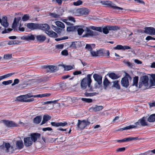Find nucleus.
Wrapping results in <instances>:
<instances>
[{
  "label": "nucleus",
  "mask_w": 155,
  "mask_h": 155,
  "mask_svg": "<svg viewBox=\"0 0 155 155\" xmlns=\"http://www.w3.org/2000/svg\"><path fill=\"white\" fill-rule=\"evenodd\" d=\"M91 74H88L86 78H84L81 80V87L83 89H85L88 86L89 88V91H92V87L91 85L92 80L91 78Z\"/></svg>",
  "instance_id": "nucleus-1"
},
{
  "label": "nucleus",
  "mask_w": 155,
  "mask_h": 155,
  "mask_svg": "<svg viewBox=\"0 0 155 155\" xmlns=\"http://www.w3.org/2000/svg\"><path fill=\"white\" fill-rule=\"evenodd\" d=\"M148 77L147 76H144L141 77L140 80L139 87L140 88L143 86H144L146 88L148 87Z\"/></svg>",
  "instance_id": "nucleus-2"
},
{
  "label": "nucleus",
  "mask_w": 155,
  "mask_h": 155,
  "mask_svg": "<svg viewBox=\"0 0 155 155\" xmlns=\"http://www.w3.org/2000/svg\"><path fill=\"white\" fill-rule=\"evenodd\" d=\"M78 121L77 126L78 130L84 129L86 127L89 125L90 124V123L88 121V118L87 120H78Z\"/></svg>",
  "instance_id": "nucleus-3"
},
{
  "label": "nucleus",
  "mask_w": 155,
  "mask_h": 155,
  "mask_svg": "<svg viewBox=\"0 0 155 155\" xmlns=\"http://www.w3.org/2000/svg\"><path fill=\"white\" fill-rule=\"evenodd\" d=\"M119 29V28L116 26H107L102 29V31L105 34H108L109 31H116Z\"/></svg>",
  "instance_id": "nucleus-4"
},
{
  "label": "nucleus",
  "mask_w": 155,
  "mask_h": 155,
  "mask_svg": "<svg viewBox=\"0 0 155 155\" xmlns=\"http://www.w3.org/2000/svg\"><path fill=\"white\" fill-rule=\"evenodd\" d=\"M101 3L103 5L109 6L114 9L122 10L123 9V8L116 6L115 4L111 2L109 3L107 1H102L101 2Z\"/></svg>",
  "instance_id": "nucleus-5"
},
{
  "label": "nucleus",
  "mask_w": 155,
  "mask_h": 155,
  "mask_svg": "<svg viewBox=\"0 0 155 155\" xmlns=\"http://www.w3.org/2000/svg\"><path fill=\"white\" fill-rule=\"evenodd\" d=\"M41 135L40 133H31L30 135L31 140L34 143L37 142L40 138Z\"/></svg>",
  "instance_id": "nucleus-6"
},
{
  "label": "nucleus",
  "mask_w": 155,
  "mask_h": 155,
  "mask_svg": "<svg viewBox=\"0 0 155 155\" xmlns=\"http://www.w3.org/2000/svg\"><path fill=\"white\" fill-rule=\"evenodd\" d=\"M144 32L151 35H155V28L152 27H145Z\"/></svg>",
  "instance_id": "nucleus-7"
},
{
  "label": "nucleus",
  "mask_w": 155,
  "mask_h": 155,
  "mask_svg": "<svg viewBox=\"0 0 155 155\" xmlns=\"http://www.w3.org/2000/svg\"><path fill=\"white\" fill-rule=\"evenodd\" d=\"M2 121L8 127H17L18 125L15 123L13 121H10L8 120H4Z\"/></svg>",
  "instance_id": "nucleus-8"
},
{
  "label": "nucleus",
  "mask_w": 155,
  "mask_h": 155,
  "mask_svg": "<svg viewBox=\"0 0 155 155\" xmlns=\"http://www.w3.org/2000/svg\"><path fill=\"white\" fill-rule=\"evenodd\" d=\"M30 97H31L30 94H28L17 97L16 100L21 102H25L26 99Z\"/></svg>",
  "instance_id": "nucleus-9"
},
{
  "label": "nucleus",
  "mask_w": 155,
  "mask_h": 155,
  "mask_svg": "<svg viewBox=\"0 0 155 155\" xmlns=\"http://www.w3.org/2000/svg\"><path fill=\"white\" fill-rule=\"evenodd\" d=\"M31 139L30 136L24 138V143L26 147H29L34 142Z\"/></svg>",
  "instance_id": "nucleus-10"
},
{
  "label": "nucleus",
  "mask_w": 155,
  "mask_h": 155,
  "mask_svg": "<svg viewBox=\"0 0 155 155\" xmlns=\"http://www.w3.org/2000/svg\"><path fill=\"white\" fill-rule=\"evenodd\" d=\"M38 26V28L45 32L49 30L50 28V26L47 24H39Z\"/></svg>",
  "instance_id": "nucleus-11"
},
{
  "label": "nucleus",
  "mask_w": 155,
  "mask_h": 155,
  "mask_svg": "<svg viewBox=\"0 0 155 155\" xmlns=\"http://www.w3.org/2000/svg\"><path fill=\"white\" fill-rule=\"evenodd\" d=\"M93 78L99 85H100L102 84V77L101 75L97 74H94L93 75Z\"/></svg>",
  "instance_id": "nucleus-12"
},
{
  "label": "nucleus",
  "mask_w": 155,
  "mask_h": 155,
  "mask_svg": "<svg viewBox=\"0 0 155 155\" xmlns=\"http://www.w3.org/2000/svg\"><path fill=\"white\" fill-rule=\"evenodd\" d=\"M139 122H136L135 123V124L136 125H132L126 127L124 128H120L117 130V131H122L124 130H127L132 128H136L137 127V126L139 125Z\"/></svg>",
  "instance_id": "nucleus-13"
},
{
  "label": "nucleus",
  "mask_w": 155,
  "mask_h": 155,
  "mask_svg": "<svg viewBox=\"0 0 155 155\" xmlns=\"http://www.w3.org/2000/svg\"><path fill=\"white\" fill-rule=\"evenodd\" d=\"M121 83L123 87L127 88L129 85L128 78L126 77L123 78L121 79Z\"/></svg>",
  "instance_id": "nucleus-14"
},
{
  "label": "nucleus",
  "mask_w": 155,
  "mask_h": 155,
  "mask_svg": "<svg viewBox=\"0 0 155 155\" xmlns=\"http://www.w3.org/2000/svg\"><path fill=\"white\" fill-rule=\"evenodd\" d=\"M3 144L0 146L1 148L3 149H5V151L6 152H9V150L11 147L10 144L8 143H4L3 142Z\"/></svg>",
  "instance_id": "nucleus-15"
},
{
  "label": "nucleus",
  "mask_w": 155,
  "mask_h": 155,
  "mask_svg": "<svg viewBox=\"0 0 155 155\" xmlns=\"http://www.w3.org/2000/svg\"><path fill=\"white\" fill-rule=\"evenodd\" d=\"M21 38L24 40L29 41L31 40H34L35 39V38L34 35L31 34H29L27 36H23Z\"/></svg>",
  "instance_id": "nucleus-16"
},
{
  "label": "nucleus",
  "mask_w": 155,
  "mask_h": 155,
  "mask_svg": "<svg viewBox=\"0 0 155 155\" xmlns=\"http://www.w3.org/2000/svg\"><path fill=\"white\" fill-rule=\"evenodd\" d=\"M131 48L127 46H123L121 45H117V46L114 48V50H125L126 49H130Z\"/></svg>",
  "instance_id": "nucleus-17"
},
{
  "label": "nucleus",
  "mask_w": 155,
  "mask_h": 155,
  "mask_svg": "<svg viewBox=\"0 0 155 155\" xmlns=\"http://www.w3.org/2000/svg\"><path fill=\"white\" fill-rule=\"evenodd\" d=\"M38 24L30 23H28L27 26L28 28L31 30H34L38 28Z\"/></svg>",
  "instance_id": "nucleus-18"
},
{
  "label": "nucleus",
  "mask_w": 155,
  "mask_h": 155,
  "mask_svg": "<svg viewBox=\"0 0 155 155\" xmlns=\"http://www.w3.org/2000/svg\"><path fill=\"white\" fill-rule=\"evenodd\" d=\"M45 68L47 69L48 71L50 72H54L58 70L57 67L53 65L46 66Z\"/></svg>",
  "instance_id": "nucleus-19"
},
{
  "label": "nucleus",
  "mask_w": 155,
  "mask_h": 155,
  "mask_svg": "<svg viewBox=\"0 0 155 155\" xmlns=\"http://www.w3.org/2000/svg\"><path fill=\"white\" fill-rule=\"evenodd\" d=\"M51 117L48 115H44L43 117V120L42 121L41 125H42L48 121L50 120Z\"/></svg>",
  "instance_id": "nucleus-20"
},
{
  "label": "nucleus",
  "mask_w": 155,
  "mask_h": 155,
  "mask_svg": "<svg viewBox=\"0 0 155 155\" xmlns=\"http://www.w3.org/2000/svg\"><path fill=\"white\" fill-rule=\"evenodd\" d=\"M45 32L49 37H51L56 38L58 36L57 33L52 31H49V30L47 31H46Z\"/></svg>",
  "instance_id": "nucleus-21"
},
{
  "label": "nucleus",
  "mask_w": 155,
  "mask_h": 155,
  "mask_svg": "<svg viewBox=\"0 0 155 155\" xmlns=\"http://www.w3.org/2000/svg\"><path fill=\"white\" fill-rule=\"evenodd\" d=\"M80 14L83 15H87L89 14L90 11L87 8L80 9L79 11Z\"/></svg>",
  "instance_id": "nucleus-22"
},
{
  "label": "nucleus",
  "mask_w": 155,
  "mask_h": 155,
  "mask_svg": "<svg viewBox=\"0 0 155 155\" xmlns=\"http://www.w3.org/2000/svg\"><path fill=\"white\" fill-rule=\"evenodd\" d=\"M37 41L40 42H43L46 39V37L43 35H39L36 36Z\"/></svg>",
  "instance_id": "nucleus-23"
},
{
  "label": "nucleus",
  "mask_w": 155,
  "mask_h": 155,
  "mask_svg": "<svg viewBox=\"0 0 155 155\" xmlns=\"http://www.w3.org/2000/svg\"><path fill=\"white\" fill-rule=\"evenodd\" d=\"M16 147L18 149H21L23 148L24 145L22 140H18L16 143Z\"/></svg>",
  "instance_id": "nucleus-24"
},
{
  "label": "nucleus",
  "mask_w": 155,
  "mask_h": 155,
  "mask_svg": "<svg viewBox=\"0 0 155 155\" xmlns=\"http://www.w3.org/2000/svg\"><path fill=\"white\" fill-rule=\"evenodd\" d=\"M146 117H144L138 120L141 126H145L148 125L146 121Z\"/></svg>",
  "instance_id": "nucleus-25"
},
{
  "label": "nucleus",
  "mask_w": 155,
  "mask_h": 155,
  "mask_svg": "<svg viewBox=\"0 0 155 155\" xmlns=\"http://www.w3.org/2000/svg\"><path fill=\"white\" fill-rule=\"evenodd\" d=\"M21 19V18L20 17L15 18L12 26L13 28H14L17 27L18 23L19 21Z\"/></svg>",
  "instance_id": "nucleus-26"
},
{
  "label": "nucleus",
  "mask_w": 155,
  "mask_h": 155,
  "mask_svg": "<svg viewBox=\"0 0 155 155\" xmlns=\"http://www.w3.org/2000/svg\"><path fill=\"white\" fill-rule=\"evenodd\" d=\"M42 119V117L41 116H38L35 117L33 120L34 124H38L40 123Z\"/></svg>",
  "instance_id": "nucleus-27"
},
{
  "label": "nucleus",
  "mask_w": 155,
  "mask_h": 155,
  "mask_svg": "<svg viewBox=\"0 0 155 155\" xmlns=\"http://www.w3.org/2000/svg\"><path fill=\"white\" fill-rule=\"evenodd\" d=\"M1 24L5 27H7L8 26V23L7 22L6 17H3Z\"/></svg>",
  "instance_id": "nucleus-28"
},
{
  "label": "nucleus",
  "mask_w": 155,
  "mask_h": 155,
  "mask_svg": "<svg viewBox=\"0 0 155 155\" xmlns=\"http://www.w3.org/2000/svg\"><path fill=\"white\" fill-rule=\"evenodd\" d=\"M86 31L87 33L83 35V37H87L88 35L93 36V31L90 30L88 28H86Z\"/></svg>",
  "instance_id": "nucleus-29"
},
{
  "label": "nucleus",
  "mask_w": 155,
  "mask_h": 155,
  "mask_svg": "<svg viewBox=\"0 0 155 155\" xmlns=\"http://www.w3.org/2000/svg\"><path fill=\"white\" fill-rule=\"evenodd\" d=\"M78 26H69L67 28V31H75L77 30Z\"/></svg>",
  "instance_id": "nucleus-30"
},
{
  "label": "nucleus",
  "mask_w": 155,
  "mask_h": 155,
  "mask_svg": "<svg viewBox=\"0 0 155 155\" xmlns=\"http://www.w3.org/2000/svg\"><path fill=\"white\" fill-rule=\"evenodd\" d=\"M147 120L150 122H153L155 121V114L151 115L147 118Z\"/></svg>",
  "instance_id": "nucleus-31"
},
{
  "label": "nucleus",
  "mask_w": 155,
  "mask_h": 155,
  "mask_svg": "<svg viewBox=\"0 0 155 155\" xmlns=\"http://www.w3.org/2000/svg\"><path fill=\"white\" fill-rule=\"evenodd\" d=\"M62 13L58 14H57L55 13H51L50 14V16H51V17L53 18H54L58 19L62 15Z\"/></svg>",
  "instance_id": "nucleus-32"
},
{
  "label": "nucleus",
  "mask_w": 155,
  "mask_h": 155,
  "mask_svg": "<svg viewBox=\"0 0 155 155\" xmlns=\"http://www.w3.org/2000/svg\"><path fill=\"white\" fill-rule=\"evenodd\" d=\"M138 78V76H135L134 78L133 79V83L132 85L133 86H135L137 87Z\"/></svg>",
  "instance_id": "nucleus-33"
},
{
  "label": "nucleus",
  "mask_w": 155,
  "mask_h": 155,
  "mask_svg": "<svg viewBox=\"0 0 155 155\" xmlns=\"http://www.w3.org/2000/svg\"><path fill=\"white\" fill-rule=\"evenodd\" d=\"M139 139L138 137H129L124 138V142Z\"/></svg>",
  "instance_id": "nucleus-34"
},
{
  "label": "nucleus",
  "mask_w": 155,
  "mask_h": 155,
  "mask_svg": "<svg viewBox=\"0 0 155 155\" xmlns=\"http://www.w3.org/2000/svg\"><path fill=\"white\" fill-rule=\"evenodd\" d=\"M109 76L112 79H117L120 77L114 73H111L109 74Z\"/></svg>",
  "instance_id": "nucleus-35"
},
{
  "label": "nucleus",
  "mask_w": 155,
  "mask_h": 155,
  "mask_svg": "<svg viewBox=\"0 0 155 155\" xmlns=\"http://www.w3.org/2000/svg\"><path fill=\"white\" fill-rule=\"evenodd\" d=\"M110 83V82L109 81L108 79L106 78L103 81V84L105 89H106V88L109 85Z\"/></svg>",
  "instance_id": "nucleus-36"
},
{
  "label": "nucleus",
  "mask_w": 155,
  "mask_h": 155,
  "mask_svg": "<svg viewBox=\"0 0 155 155\" xmlns=\"http://www.w3.org/2000/svg\"><path fill=\"white\" fill-rule=\"evenodd\" d=\"M114 83L113 87H114L118 89H120V86L119 84V81L117 80L113 82Z\"/></svg>",
  "instance_id": "nucleus-37"
},
{
  "label": "nucleus",
  "mask_w": 155,
  "mask_h": 155,
  "mask_svg": "<svg viewBox=\"0 0 155 155\" xmlns=\"http://www.w3.org/2000/svg\"><path fill=\"white\" fill-rule=\"evenodd\" d=\"M55 24L58 27L61 28H64L65 27L64 24L62 22L60 21H57L55 22Z\"/></svg>",
  "instance_id": "nucleus-38"
},
{
  "label": "nucleus",
  "mask_w": 155,
  "mask_h": 155,
  "mask_svg": "<svg viewBox=\"0 0 155 155\" xmlns=\"http://www.w3.org/2000/svg\"><path fill=\"white\" fill-rule=\"evenodd\" d=\"M93 110L94 111H99L102 110L103 108V107L102 106H96V107L92 108Z\"/></svg>",
  "instance_id": "nucleus-39"
},
{
  "label": "nucleus",
  "mask_w": 155,
  "mask_h": 155,
  "mask_svg": "<svg viewBox=\"0 0 155 155\" xmlns=\"http://www.w3.org/2000/svg\"><path fill=\"white\" fill-rule=\"evenodd\" d=\"M12 54H5L3 58L6 60H8L11 58H12Z\"/></svg>",
  "instance_id": "nucleus-40"
},
{
  "label": "nucleus",
  "mask_w": 155,
  "mask_h": 155,
  "mask_svg": "<svg viewBox=\"0 0 155 155\" xmlns=\"http://www.w3.org/2000/svg\"><path fill=\"white\" fill-rule=\"evenodd\" d=\"M80 26H78L77 28V30L78 31V34L79 35H81L82 33L84 31V30L82 28H79Z\"/></svg>",
  "instance_id": "nucleus-41"
},
{
  "label": "nucleus",
  "mask_w": 155,
  "mask_h": 155,
  "mask_svg": "<svg viewBox=\"0 0 155 155\" xmlns=\"http://www.w3.org/2000/svg\"><path fill=\"white\" fill-rule=\"evenodd\" d=\"M19 43V41L17 40H11L9 41L8 43V45H13V44H16L18 43Z\"/></svg>",
  "instance_id": "nucleus-42"
},
{
  "label": "nucleus",
  "mask_w": 155,
  "mask_h": 155,
  "mask_svg": "<svg viewBox=\"0 0 155 155\" xmlns=\"http://www.w3.org/2000/svg\"><path fill=\"white\" fill-rule=\"evenodd\" d=\"M58 101V100H55L53 101H48L46 102H42V103L43 105L47 104H55Z\"/></svg>",
  "instance_id": "nucleus-43"
},
{
  "label": "nucleus",
  "mask_w": 155,
  "mask_h": 155,
  "mask_svg": "<svg viewBox=\"0 0 155 155\" xmlns=\"http://www.w3.org/2000/svg\"><path fill=\"white\" fill-rule=\"evenodd\" d=\"M105 53L104 51L103 50H99L97 51V55L98 56H101L104 55V53Z\"/></svg>",
  "instance_id": "nucleus-44"
},
{
  "label": "nucleus",
  "mask_w": 155,
  "mask_h": 155,
  "mask_svg": "<svg viewBox=\"0 0 155 155\" xmlns=\"http://www.w3.org/2000/svg\"><path fill=\"white\" fill-rule=\"evenodd\" d=\"M81 100L83 101L88 103H91L92 102V100L90 98H81Z\"/></svg>",
  "instance_id": "nucleus-45"
},
{
  "label": "nucleus",
  "mask_w": 155,
  "mask_h": 155,
  "mask_svg": "<svg viewBox=\"0 0 155 155\" xmlns=\"http://www.w3.org/2000/svg\"><path fill=\"white\" fill-rule=\"evenodd\" d=\"M97 93L96 92H94V93H87V92H85L84 94L85 95L86 97L88 96H94L96 94H97Z\"/></svg>",
  "instance_id": "nucleus-46"
},
{
  "label": "nucleus",
  "mask_w": 155,
  "mask_h": 155,
  "mask_svg": "<svg viewBox=\"0 0 155 155\" xmlns=\"http://www.w3.org/2000/svg\"><path fill=\"white\" fill-rule=\"evenodd\" d=\"M83 3L82 1L81 0H78L76 2H74L73 3V5L75 6H78L81 5Z\"/></svg>",
  "instance_id": "nucleus-47"
},
{
  "label": "nucleus",
  "mask_w": 155,
  "mask_h": 155,
  "mask_svg": "<svg viewBox=\"0 0 155 155\" xmlns=\"http://www.w3.org/2000/svg\"><path fill=\"white\" fill-rule=\"evenodd\" d=\"M22 20L24 21L28 20L29 19V16L27 14L25 15L22 18Z\"/></svg>",
  "instance_id": "nucleus-48"
},
{
  "label": "nucleus",
  "mask_w": 155,
  "mask_h": 155,
  "mask_svg": "<svg viewBox=\"0 0 155 155\" xmlns=\"http://www.w3.org/2000/svg\"><path fill=\"white\" fill-rule=\"evenodd\" d=\"M123 63L125 64H127V65L130 68H132L133 67V64L131 63L129 61H127L126 60H124L123 61Z\"/></svg>",
  "instance_id": "nucleus-49"
},
{
  "label": "nucleus",
  "mask_w": 155,
  "mask_h": 155,
  "mask_svg": "<svg viewBox=\"0 0 155 155\" xmlns=\"http://www.w3.org/2000/svg\"><path fill=\"white\" fill-rule=\"evenodd\" d=\"M15 74L14 73H9L6 74H5V75L2 76L3 79H5L6 78H7L8 77H9L12 75L14 74Z\"/></svg>",
  "instance_id": "nucleus-50"
},
{
  "label": "nucleus",
  "mask_w": 155,
  "mask_h": 155,
  "mask_svg": "<svg viewBox=\"0 0 155 155\" xmlns=\"http://www.w3.org/2000/svg\"><path fill=\"white\" fill-rule=\"evenodd\" d=\"M12 83V80H10L8 81H4L2 82V84L5 85H8Z\"/></svg>",
  "instance_id": "nucleus-51"
},
{
  "label": "nucleus",
  "mask_w": 155,
  "mask_h": 155,
  "mask_svg": "<svg viewBox=\"0 0 155 155\" xmlns=\"http://www.w3.org/2000/svg\"><path fill=\"white\" fill-rule=\"evenodd\" d=\"M64 45L63 44L58 45L55 46V48L58 49H61L63 48Z\"/></svg>",
  "instance_id": "nucleus-52"
},
{
  "label": "nucleus",
  "mask_w": 155,
  "mask_h": 155,
  "mask_svg": "<svg viewBox=\"0 0 155 155\" xmlns=\"http://www.w3.org/2000/svg\"><path fill=\"white\" fill-rule=\"evenodd\" d=\"M92 56L97 57L98 56L97 55V51H93V50L91 51L90 52Z\"/></svg>",
  "instance_id": "nucleus-53"
},
{
  "label": "nucleus",
  "mask_w": 155,
  "mask_h": 155,
  "mask_svg": "<svg viewBox=\"0 0 155 155\" xmlns=\"http://www.w3.org/2000/svg\"><path fill=\"white\" fill-rule=\"evenodd\" d=\"M77 43V42H73L72 43V44L70 45V47L72 48L75 49L77 48L76 45V43Z\"/></svg>",
  "instance_id": "nucleus-54"
},
{
  "label": "nucleus",
  "mask_w": 155,
  "mask_h": 155,
  "mask_svg": "<svg viewBox=\"0 0 155 155\" xmlns=\"http://www.w3.org/2000/svg\"><path fill=\"white\" fill-rule=\"evenodd\" d=\"M85 48L91 51L92 50V48L90 45L87 44L86 45Z\"/></svg>",
  "instance_id": "nucleus-55"
},
{
  "label": "nucleus",
  "mask_w": 155,
  "mask_h": 155,
  "mask_svg": "<svg viewBox=\"0 0 155 155\" xmlns=\"http://www.w3.org/2000/svg\"><path fill=\"white\" fill-rule=\"evenodd\" d=\"M67 19H68V20H69V21H72L74 22H75V19L73 17L71 16H68L67 17Z\"/></svg>",
  "instance_id": "nucleus-56"
},
{
  "label": "nucleus",
  "mask_w": 155,
  "mask_h": 155,
  "mask_svg": "<svg viewBox=\"0 0 155 155\" xmlns=\"http://www.w3.org/2000/svg\"><path fill=\"white\" fill-rule=\"evenodd\" d=\"M61 54L63 55L67 56L68 55V53L67 50H64L61 51Z\"/></svg>",
  "instance_id": "nucleus-57"
},
{
  "label": "nucleus",
  "mask_w": 155,
  "mask_h": 155,
  "mask_svg": "<svg viewBox=\"0 0 155 155\" xmlns=\"http://www.w3.org/2000/svg\"><path fill=\"white\" fill-rule=\"evenodd\" d=\"M12 30V29L9 28L7 29H5L4 31H2V34H4L6 33H8L11 31Z\"/></svg>",
  "instance_id": "nucleus-58"
},
{
  "label": "nucleus",
  "mask_w": 155,
  "mask_h": 155,
  "mask_svg": "<svg viewBox=\"0 0 155 155\" xmlns=\"http://www.w3.org/2000/svg\"><path fill=\"white\" fill-rule=\"evenodd\" d=\"M51 27V28L56 31H58L60 29L58 27L54 26L53 25H52Z\"/></svg>",
  "instance_id": "nucleus-59"
},
{
  "label": "nucleus",
  "mask_w": 155,
  "mask_h": 155,
  "mask_svg": "<svg viewBox=\"0 0 155 155\" xmlns=\"http://www.w3.org/2000/svg\"><path fill=\"white\" fill-rule=\"evenodd\" d=\"M68 38L67 36H64L62 38H58L55 39V40L57 41H60L61 40H65L68 39Z\"/></svg>",
  "instance_id": "nucleus-60"
},
{
  "label": "nucleus",
  "mask_w": 155,
  "mask_h": 155,
  "mask_svg": "<svg viewBox=\"0 0 155 155\" xmlns=\"http://www.w3.org/2000/svg\"><path fill=\"white\" fill-rule=\"evenodd\" d=\"M58 126H61L62 127L64 126L67 124V123L65 122L64 123L60 122L58 123Z\"/></svg>",
  "instance_id": "nucleus-61"
},
{
  "label": "nucleus",
  "mask_w": 155,
  "mask_h": 155,
  "mask_svg": "<svg viewBox=\"0 0 155 155\" xmlns=\"http://www.w3.org/2000/svg\"><path fill=\"white\" fill-rule=\"evenodd\" d=\"M82 72L81 71H75L73 72V74L74 75L81 74Z\"/></svg>",
  "instance_id": "nucleus-62"
},
{
  "label": "nucleus",
  "mask_w": 155,
  "mask_h": 155,
  "mask_svg": "<svg viewBox=\"0 0 155 155\" xmlns=\"http://www.w3.org/2000/svg\"><path fill=\"white\" fill-rule=\"evenodd\" d=\"M52 129L51 127H46L43 128L42 130L43 131H51L52 130Z\"/></svg>",
  "instance_id": "nucleus-63"
},
{
  "label": "nucleus",
  "mask_w": 155,
  "mask_h": 155,
  "mask_svg": "<svg viewBox=\"0 0 155 155\" xmlns=\"http://www.w3.org/2000/svg\"><path fill=\"white\" fill-rule=\"evenodd\" d=\"M65 69L67 71L70 70L73 68V67L71 65H67L65 67Z\"/></svg>",
  "instance_id": "nucleus-64"
}]
</instances>
